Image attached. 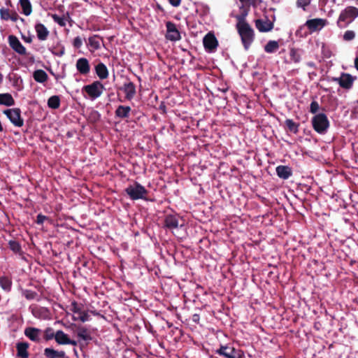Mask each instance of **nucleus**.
<instances>
[{
  "mask_svg": "<svg viewBox=\"0 0 358 358\" xmlns=\"http://www.w3.org/2000/svg\"><path fill=\"white\" fill-rule=\"evenodd\" d=\"M245 50H248L255 39V31L248 23L236 25Z\"/></svg>",
  "mask_w": 358,
  "mask_h": 358,
  "instance_id": "f257e3e1",
  "label": "nucleus"
},
{
  "mask_svg": "<svg viewBox=\"0 0 358 358\" xmlns=\"http://www.w3.org/2000/svg\"><path fill=\"white\" fill-rule=\"evenodd\" d=\"M357 17L358 8L355 6H348L340 13L337 20V25L341 29L345 28Z\"/></svg>",
  "mask_w": 358,
  "mask_h": 358,
  "instance_id": "f03ea898",
  "label": "nucleus"
},
{
  "mask_svg": "<svg viewBox=\"0 0 358 358\" xmlns=\"http://www.w3.org/2000/svg\"><path fill=\"white\" fill-rule=\"evenodd\" d=\"M124 191L132 200H147L145 196L148 194V191L138 182H134V184L128 185Z\"/></svg>",
  "mask_w": 358,
  "mask_h": 358,
  "instance_id": "7ed1b4c3",
  "label": "nucleus"
},
{
  "mask_svg": "<svg viewBox=\"0 0 358 358\" xmlns=\"http://www.w3.org/2000/svg\"><path fill=\"white\" fill-rule=\"evenodd\" d=\"M312 125L317 133L324 134L329 127V121L324 113H319L312 118Z\"/></svg>",
  "mask_w": 358,
  "mask_h": 358,
  "instance_id": "20e7f679",
  "label": "nucleus"
},
{
  "mask_svg": "<svg viewBox=\"0 0 358 358\" xmlns=\"http://www.w3.org/2000/svg\"><path fill=\"white\" fill-rule=\"evenodd\" d=\"M215 352L225 358H243L244 356L242 350L227 345H221L219 349L216 350Z\"/></svg>",
  "mask_w": 358,
  "mask_h": 358,
  "instance_id": "39448f33",
  "label": "nucleus"
},
{
  "mask_svg": "<svg viewBox=\"0 0 358 358\" xmlns=\"http://www.w3.org/2000/svg\"><path fill=\"white\" fill-rule=\"evenodd\" d=\"M3 113L14 126L17 127L23 126L24 120L21 117V110L19 108L6 109Z\"/></svg>",
  "mask_w": 358,
  "mask_h": 358,
  "instance_id": "423d86ee",
  "label": "nucleus"
},
{
  "mask_svg": "<svg viewBox=\"0 0 358 358\" xmlns=\"http://www.w3.org/2000/svg\"><path fill=\"white\" fill-rule=\"evenodd\" d=\"M83 90L93 99L99 97L104 90L103 85L100 81H94L90 85H85Z\"/></svg>",
  "mask_w": 358,
  "mask_h": 358,
  "instance_id": "0eeeda50",
  "label": "nucleus"
},
{
  "mask_svg": "<svg viewBox=\"0 0 358 358\" xmlns=\"http://www.w3.org/2000/svg\"><path fill=\"white\" fill-rule=\"evenodd\" d=\"M203 44L206 52H214L218 46V41L214 33L208 32L203 38Z\"/></svg>",
  "mask_w": 358,
  "mask_h": 358,
  "instance_id": "6e6552de",
  "label": "nucleus"
},
{
  "mask_svg": "<svg viewBox=\"0 0 358 358\" xmlns=\"http://www.w3.org/2000/svg\"><path fill=\"white\" fill-rule=\"evenodd\" d=\"M166 38L171 41H177L181 39L180 31L178 30L176 25L171 22H166Z\"/></svg>",
  "mask_w": 358,
  "mask_h": 358,
  "instance_id": "1a4fd4ad",
  "label": "nucleus"
},
{
  "mask_svg": "<svg viewBox=\"0 0 358 358\" xmlns=\"http://www.w3.org/2000/svg\"><path fill=\"white\" fill-rule=\"evenodd\" d=\"M332 80L337 82L342 88L349 90L352 87L355 78L349 73H342L339 78H333Z\"/></svg>",
  "mask_w": 358,
  "mask_h": 358,
  "instance_id": "9d476101",
  "label": "nucleus"
},
{
  "mask_svg": "<svg viewBox=\"0 0 358 358\" xmlns=\"http://www.w3.org/2000/svg\"><path fill=\"white\" fill-rule=\"evenodd\" d=\"M8 41L10 47L20 55H25L27 50L24 46L21 43L17 36L10 35L8 37Z\"/></svg>",
  "mask_w": 358,
  "mask_h": 358,
  "instance_id": "9b49d317",
  "label": "nucleus"
},
{
  "mask_svg": "<svg viewBox=\"0 0 358 358\" xmlns=\"http://www.w3.org/2000/svg\"><path fill=\"white\" fill-rule=\"evenodd\" d=\"M256 28L260 32H268L273 29V22H271L266 17L265 20L257 19L255 21Z\"/></svg>",
  "mask_w": 358,
  "mask_h": 358,
  "instance_id": "f8f14e48",
  "label": "nucleus"
},
{
  "mask_svg": "<svg viewBox=\"0 0 358 358\" xmlns=\"http://www.w3.org/2000/svg\"><path fill=\"white\" fill-rule=\"evenodd\" d=\"M77 71L82 75H87L90 71V65L87 59L79 58L76 64Z\"/></svg>",
  "mask_w": 358,
  "mask_h": 358,
  "instance_id": "ddd939ff",
  "label": "nucleus"
},
{
  "mask_svg": "<svg viewBox=\"0 0 358 358\" xmlns=\"http://www.w3.org/2000/svg\"><path fill=\"white\" fill-rule=\"evenodd\" d=\"M164 227L169 229H176L179 225L178 215L172 214L166 215L164 217Z\"/></svg>",
  "mask_w": 358,
  "mask_h": 358,
  "instance_id": "4468645a",
  "label": "nucleus"
},
{
  "mask_svg": "<svg viewBox=\"0 0 358 358\" xmlns=\"http://www.w3.org/2000/svg\"><path fill=\"white\" fill-rule=\"evenodd\" d=\"M34 29L39 41H45L48 38L50 31L41 22L36 23Z\"/></svg>",
  "mask_w": 358,
  "mask_h": 358,
  "instance_id": "2eb2a0df",
  "label": "nucleus"
},
{
  "mask_svg": "<svg viewBox=\"0 0 358 358\" xmlns=\"http://www.w3.org/2000/svg\"><path fill=\"white\" fill-rule=\"evenodd\" d=\"M24 335L29 338L31 341L38 343L40 342V334L41 330L35 327H27L24 329Z\"/></svg>",
  "mask_w": 358,
  "mask_h": 358,
  "instance_id": "dca6fc26",
  "label": "nucleus"
},
{
  "mask_svg": "<svg viewBox=\"0 0 358 358\" xmlns=\"http://www.w3.org/2000/svg\"><path fill=\"white\" fill-rule=\"evenodd\" d=\"M275 171L277 176L282 180H287L290 176H292V169L288 166H278L275 169Z\"/></svg>",
  "mask_w": 358,
  "mask_h": 358,
  "instance_id": "f3484780",
  "label": "nucleus"
},
{
  "mask_svg": "<svg viewBox=\"0 0 358 358\" xmlns=\"http://www.w3.org/2000/svg\"><path fill=\"white\" fill-rule=\"evenodd\" d=\"M122 90L125 94V98L127 100H131L136 94V86L132 82H128L124 84Z\"/></svg>",
  "mask_w": 358,
  "mask_h": 358,
  "instance_id": "a211bd4d",
  "label": "nucleus"
},
{
  "mask_svg": "<svg viewBox=\"0 0 358 358\" xmlns=\"http://www.w3.org/2000/svg\"><path fill=\"white\" fill-rule=\"evenodd\" d=\"M29 308L32 315L36 318H45L49 313L48 309L44 307L31 306Z\"/></svg>",
  "mask_w": 358,
  "mask_h": 358,
  "instance_id": "6ab92c4d",
  "label": "nucleus"
},
{
  "mask_svg": "<svg viewBox=\"0 0 358 358\" xmlns=\"http://www.w3.org/2000/svg\"><path fill=\"white\" fill-rule=\"evenodd\" d=\"M95 72L101 80L106 79L109 75L106 66L102 62H99L95 66Z\"/></svg>",
  "mask_w": 358,
  "mask_h": 358,
  "instance_id": "aec40b11",
  "label": "nucleus"
},
{
  "mask_svg": "<svg viewBox=\"0 0 358 358\" xmlns=\"http://www.w3.org/2000/svg\"><path fill=\"white\" fill-rule=\"evenodd\" d=\"M44 355L47 358H64V351H58L51 348H46L44 350Z\"/></svg>",
  "mask_w": 358,
  "mask_h": 358,
  "instance_id": "412c9836",
  "label": "nucleus"
},
{
  "mask_svg": "<svg viewBox=\"0 0 358 358\" xmlns=\"http://www.w3.org/2000/svg\"><path fill=\"white\" fill-rule=\"evenodd\" d=\"M131 110L130 106L120 105L115 110V114L116 117L124 119L129 116Z\"/></svg>",
  "mask_w": 358,
  "mask_h": 358,
  "instance_id": "4be33fe9",
  "label": "nucleus"
},
{
  "mask_svg": "<svg viewBox=\"0 0 358 358\" xmlns=\"http://www.w3.org/2000/svg\"><path fill=\"white\" fill-rule=\"evenodd\" d=\"M306 25L310 30L315 31L319 27H322L324 25V23L322 19L315 18L307 20Z\"/></svg>",
  "mask_w": 358,
  "mask_h": 358,
  "instance_id": "5701e85b",
  "label": "nucleus"
},
{
  "mask_svg": "<svg viewBox=\"0 0 358 358\" xmlns=\"http://www.w3.org/2000/svg\"><path fill=\"white\" fill-rule=\"evenodd\" d=\"M77 336L79 338L82 339L84 341H90L92 339L90 331L88 329L84 327H79L77 331ZM88 343H85V345H87Z\"/></svg>",
  "mask_w": 358,
  "mask_h": 358,
  "instance_id": "b1692460",
  "label": "nucleus"
},
{
  "mask_svg": "<svg viewBox=\"0 0 358 358\" xmlns=\"http://www.w3.org/2000/svg\"><path fill=\"white\" fill-rule=\"evenodd\" d=\"M15 104V100L9 93L0 94V105L12 106Z\"/></svg>",
  "mask_w": 358,
  "mask_h": 358,
  "instance_id": "393cba45",
  "label": "nucleus"
},
{
  "mask_svg": "<svg viewBox=\"0 0 358 358\" xmlns=\"http://www.w3.org/2000/svg\"><path fill=\"white\" fill-rule=\"evenodd\" d=\"M33 78L36 82L43 83L48 80V76L45 71L38 69L34 72Z\"/></svg>",
  "mask_w": 358,
  "mask_h": 358,
  "instance_id": "a878e982",
  "label": "nucleus"
},
{
  "mask_svg": "<svg viewBox=\"0 0 358 358\" xmlns=\"http://www.w3.org/2000/svg\"><path fill=\"white\" fill-rule=\"evenodd\" d=\"M29 348V344L27 343H18L16 345L17 356L22 358H27L29 357V353L27 352V348Z\"/></svg>",
  "mask_w": 358,
  "mask_h": 358,
  "instance_id": "bb28decb",
  "label": "nucleus"
},
{
  "mask_svg": "<svg viewBox=\"0 0 358 358\" xmlns=\"http://www.w3.org/2000/svg\"><path fill=\"white\" fill-rule=\"evenodd\" d=\"M69 336L62 330H58L56 331L55 341L59 345H67Z\"/></svg>",
  "mask_w": 358,
  "mask_h": 358,
  "instance_id": "cd10ccee",
  "label": "nucleus"
},
{
  "mask_svg": "<svg viewBox=\"0 0 358 358\" xmlns=\"http://www.w3.org/2000/svg\"><path fill=\"white\" fill-rule=\"evenodd\" d=\"M240 8L241 10H242V11L240 15H238L236 16V19L238 20L236 25H240L243 23H248L245 20V17L248 15L250 10L249 6L247 8H245L244 6H242Z\"/></svg>",
  "mask_w": 358,
  "mask_h": 358,
  "instance_id": "c85d7f7f",
  "label": "nucleus"
},
{
  "mask_svg": "<svg viewBox=\"0 0 358 358\" xmlns=\"http://www.w3.org/2000/svg\"><path fill=\"white\" fill-rule=\"evenodd\" d=\"M20 5L22 10V13L26 16L29 15L32 12V6L29 0H20Z\"/></svg>",
  "mask_w": 358,
  "mask_h": 358,
  "instance_id": "c756f323",
  "label": "nucleus"
},
{
  "mask_svg": "<svg viewBox=\"0 0 358 358\" xmlns=\"http://www.w3.org/2000/svg\"><path fill=\"white\" fill-rule=\"evenodd\" d=\"M285 124L287 129L292 132L293 134H297L299 132V124L293 121L292 119H287L285 121Z\"/></svg>",
  "mask_w": 358,
  "mask_h": 358,
  "instance_id": "7c9ffc66",
  "label": "nucleus"
},
{
  "mask_svg": "<svg viewBox=\"0 0 358 358\" xmlns=\"http://www.w3.org/2000/svg\"><path fill=\"white\" fill-rule=\"evenodd\" d=\"M0 286L3 290H5L6 292H9L11 289V287H12L11 279L7 276H1L0 277Z\"/></svg>",
  "mask_w": 358,
  "mask_h": 358,
  "instance_id": "2f4dec72",
  "label": "nucleus"
},
{
  "mask_svg": "<svg viewBox=\"0 0 358 358\" xmlns=\"http://www.w3.org/2000/svg\"><path fill=\"white\" fill-rule=\"evenodd\" d=\"M48 106L52 109H57L60 106V99L59 96L54 95L48 100Z\"/></svg>",
  "mask_w": 358,
  "mask_h": 358,
  "instance_id": "473e14b6",
  "label": "nucleus"
},
{
  "mask_svg": "<svg viewBox=\"0 0 358 358\" xmlns=\"http://www.w3.org/2000/svg\"><path fill=\"white\" fill-rule=\"evenodd\" d=\"M279 48V44L275 41H269L264 46V50L267 53L276 52Z\"/></svg>",
  "mask_w": 358,
  "mask_h": 358,
  "instance_id": "72a5a7b5",
  "label": "nucleus"
},
{
  "mask_svg": "<svg viewBox=\"0 0 358 358\" xmlns=\"http://www.w3.org/2000/svg\"><path fill=\"white\" fill-rule=\"evenodd\" d=\"M9 248L15 253H21L22 248L19 242L11 240L8 242Z\"/></svg>",
  "mask_w": 358,
  "mask_h": 358,
  "instance_id": "f704fd0d",
  "label": "nucleus"
},
{
  "mask_svg": "<svg viewBox=\"0 0 358 358\" xmlns=\"http://www.w3.org/2000/svg\"><path fill=\"white\" fill-rule=\"evenodd\" d=\"M56 332L54 331V329L51 327L46 328L43 331V338L45 341H50L52 338L55 339Z\"/></svg>",
  "mask_w": 358,
  "mask_h": 358,
  "instance_id": "c9c22d12",
  "label": "nucleus"
},
{
  "mask_svg": "<svg viewBox=\"0 0 358 358\" xmlns=\"http://www.w3.org/2000/svg\"><path fill=\"white\" fill-rule=\"evenodd\" d=\"M99 36L97 35H94L89 38V45L93 48L94 50H99L100 48V43L98 40Z\"/></svg>",
  "mask_w": 358,
  "mask_h": 358,
  "instance_id": "e433bc0d",
  "label": "nucleus"
},
{
  "mask_svg": "<svg viewBox=\"0 0 358 358\" xmlns=\"http://www.w3.org/2000/svg\"><path fill=\"white\" fill-rule=\"evenodd\" d=\"M290 59L294 63H298L301 60V55L298 51V50L292 48L290 50L289 52Z\"/></svg>",
  "mask_w": 358,
  "mask_h": 358,
  "instance_id": "4c0bfd02",
  "label": "nucleus"
},
{
  "mask_svg": "<svg viewBox=\"0 0 358 358\" xmlns=\"http://www.w3.org/2000/svg\"><path fill=\"white\" fill-rule=\"evenodd\" d=\"M22 295L28 300H32L36 299V297L38 296L37 292L29 290V289H24L22 291Z\"/></svg>",
  "mask_w": 358,
  "mask_h": 358,
  "instance_id": "58836bf2",
  "label": "nucleus"
},
{
  "mask_svg": "<svg viewBox=\"0 0 358 358\" xmlns=\"http://www.w3.org/2000/svg\"><path fill=\"white\" fill-rule=\"evenodd\" d=\"M10 13L11 12L8 8H1L0 9V16L3 20H8L10 18Z\"/></svg>",
  "mask_w": 358,
  "mask_h": 358,
  "instance_id": "ea45409f",
  "label": "nucleus"
},
{
  "mask_svg": "<svg viewBox=\"0 0 358 358\" xmlns=\"http://www.w3.org/2000/svg\"><path fill=\"white\" fill-rule=\"evenodd\" d=\"M355 33L354 31L348 30L343 34V40L345 41H350L355 38Z\"/></svg>",
  "mask_w": 358,
  "mask_h": 358,
  "instance_id": "a19ab883",
  "label": "nucleus"
},
{
  "mask_svg": "<svg viewBox=\"0 0 358 358\" xmlns=\"http://www.w3.org/2000/svg\"><path fill=\"white\" fill-rule=\"evenodd\" d=\"M53 20L57 22L59 26L64 27L66 25L65 19L62 17L54 14L52 15Z\"/></svg>",
  "mask_w": 358,
  "mask_h": 358,
  "instance_id": "79ce46f5",
  "label": "nucleus"
},
{
  "mask_svg": "<svg viewBox=\"0 0 358 358\" xmlns=\"http://www.w3.org/2000/svg\"><path fill=\"white\" fill-rule=\"evenodd\" d=\"M311 0H297L296 6L302 8L303 10H306V8L310 5Z\"/></svg>",
  "mask_w": 358,
  "mask_h": 358,
  "instance_id": "37998d69",
  "label": "nucleus"
},
{
  "mask_svg": "<svg viewBox=\"0 0 358 358\" xmlns=\"http://www.w3.org/2000/svg\"><path fill=\"white\" fill-rule=\"evenodd\" d=\"M320 108V106L317 101H313L310 105V112L313 114H315Z\"/></svg>",
  "mask_w": 358,
  "mask_h": 358,
  "instance_id": "c03bdc74",
  "label": "nucleus"
},
{
  "mask_svg": "<svg viewBox=\"0 0 358 358\" xmlns=\"http://www.w3.org/2000/svg\"><path fill=\"white\" fill-rule=\"evenodd\" d=\"M71 310L74 313L80 314L83 310L76 301H73L71 304Z\"/></svg>",
  "mask_w": 358,
  "mask_h": 358,
  "instance_id": "a18cd8bd",
  "label": "nucleus"
},
{
  "mask_svg": "<svg viewBox=\"0 0 358 358\" xmlns=\"http://www.w3.org/2000/svg\"><path fill=\"white\" fill-rule=\"evenodd\" d=\"M83 45L82 38L80 36H77L73 39V45L76 48H80Z\"/></svg>",
  "mask_w": 358,
  "mask_h": 358,
  "instance_id": "49530a36",
  "label": "nucleus"
},
{
  "mask_svg": "<svg viewBox=\"0 0 358 358\" xmlns=\"http://www.w3.org/2000/svg\"><path fill=\"white\" fill-rule=\"evenodd\" d=\"M89 318H90V315H88V313L85 311H82L80 314H79V319L80 320L81 322H85L87 320H89Z\"/></svg>",
  "mask_w": 358,
  "mask_h": 358,
  "instance_id": "de8ad7c7",
  "label": "nucleus"
},
{
  "mask_svg": "<svg viewBox=\"0 0 358 358\" xmlns=\"http://www.w3.org/2000/svg\"><path fill=\"white\" fill-rule=\"evenodd\" d=\"M20 18V16L15 11H12L10 13V18L9 20L16 22ZM20 20L23 22L24 19L20 17Z\"/></svg>",
  "mask_w": 358,
  "mask_h": 358,
  "instance_id": "09e8293b",
  "label": "nucleus"
},
{
  "mask_svg": "<svg viewBox=\"0 0 358 358\" xmlns=\"http://www.w3.org/2000/svg\"><path fill=\"white\" fill-rule=\"evenodd\" d=\"M46 219V216L42 214H38L36 217V223L38 224H42Z\"/></svg>",
  "mask_w": 358,
  "mask_h": 358,
  "instance_id": "8fccbe9b",
  "label": "nucleus"
},
{
  "mask_svg": "<svg viewBox=\"0 0 358 358\" xmlns=\"http://www.w3.org/2000/svg\"><path fill=\"white\" fill-rule=\"evenodd\" d=\"M171 5L174 7H178L181 3V0H169Z\"/></svg>",
  "mask_w": 358,
  "mask_h": 358,
  "instance_id": "3c124183",
  "label": "nucleus"
},
{
  "mask_svg": "<svg viewBox=\"0 0 358 358\" xmlns=\"http://www.w3.org/2000/svg\"><path fill=\"white\" fill-rule=\"evenodd\" d=\"M22 38L24 40V42L26 43H31L32 42V37L31 36H22Z\"/></svg>",
  "mask_w": 358,
  "mask_h": 358,
  "instance_id": "603ef678",
  "label": "nucleus"
},
{
  "mask_svg": "<svg viewBox=\"0 0 358 358\" xmlns=\"http://www.w3.org/2000/svg\"><path fill=\"white\" fill-rule=\"evenodd\" d=\"M77 344H78L77 341L69 338L68 342H67V345H73V346H76Z\"/></svg>",
  "mask_w": 358,
  "mask_h": 358,
  "instance_id": "864d4df0",
  "label": "nucleus"
},
{
  "mask_svg": "<svg viewBox=\"0 0 358 358\" xmlns=\"http://www.w3.org/2000/svg\"><path fill=\"white\" fill-rule=\"evenodd\" d=\"M159 109L163 111V113H166V106L163 103L159 106Z\"/></svg>",
  "mask_w": 358,
  "mask_h": 358,
  "instance_id": "5fc2aeb1",
  "label": "nucleus"
},
{
  "mask_svg": "<svg viewBox=\"0 0 358 358\" xmlns=\"http://www.w3.org/2000/svg\"><path fill=\"white\" fill-rule=\"evenodd\" d=\"M355 66L357 70L358 71V57L355 59Z\"/></svg>",
  "mask_w": 358,
  "mask_h": 358,
  "instance_id": "6e6d98bb",
  "label": "nucleus"
},
{
  "mask_svg": "<svg viewBox=\"0 0 358 358\" xmlns=\"http://www.w3.org/2000/svg\"><path fill=\"white\" fill-rule=\"evenodd\" d=\"M193 317H194V321H196L197 318L199 317V315H194Z\"/></svg>",
  "mask_w": 358,
  "mask_h": 358,
  "instance_id": "4d7b16f0",
  "label": "nucleus"
},
{
  "mask_svg": "<svg viewBox=\"0 0 358 358\" xmlns=\"http://www.w3.org/2000/svg\"><path fill=\"white\" fill-rule=\"evenodd\" d=\"M193 317H194V321H196L197 318L199 317V315H194Z\"/></svg>",
  "mask_w": 358,
  "mask_h": 358,
  "instance_id": "13d9d810",
  "label": "nucleus"
},
{
  "mask_svg": "<svg viewBox=\"0 0 358 358\" xmlns=\"http://www.w3.org/2000/svg\"><path fill=\"white\" fill-rule=\"evenodd\" d=\"M2 79H3V76H2V74L0 73V83L2 81Z\"/></svg>",
  "mask_w": 358,
  "mask_h": 358,
  "instance_id": "bf43d9fd",
  "label": "nucleus"
},
{
  "mask_svg": "<svg viewBox=\"0 0 358 358\" xmlns=\"http://www.w3.org/2000/svg\"><path fill=\"white\" fill-rule=\"evenodd\" d=\"M309 66H313V63H310V64H309Z\"/></svg>",
  "mask_w": 358,
  "mask_h": 358,
  "instance_id": "052dcab7",
  "label": "nucleus"
},
{
  "mask_svg": "<svg viewBox=\"0 0 358 358\" xmlns=\"http://www.w3.org/2000/svg\"><path fill=\"white\" fill-rule=\"evenodd\" d=\"M357 103H358V101H357Z\"/></svg>",
  "mask_w": 358,
  "mask_h": 358,
  "instance_id": "680f3d73",
  "label": "nucleus"
}]
</instances>
